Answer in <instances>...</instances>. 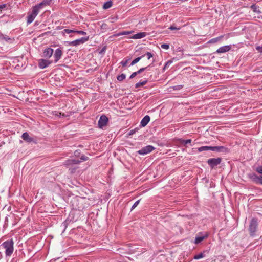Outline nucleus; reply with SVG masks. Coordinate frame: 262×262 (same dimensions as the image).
Instances as JSON below:
<instances>
[{"mask_svg":"<svg viewBox=\"0 0 262 262\" xmlns=\"http://www.w3.org/2000/svg\"><path fill=\"white\" fill-rule=\"evenodd\" d=\"M224 148L223 146H204L198 148V151L202 152L206 150H211L215 151H221L222 149Z\"/></svg>","mask_w":262,"mask_h":262,"instance_id":"nucleus-4","label":"nucleus"},{"mask_svg":"<svg viewBox=\"0 0 262 262\" xmlns=\"http://www.w3.org/2000/svg\"><path fill=\"white\" fill-rule=\"evenodd\" d=\"M51 0H43L41 3L36 5V6L40 10L45 6L49 5L50 4Z\"/></svg>","mask_w":262,"mask_h":262,"instance_id":"nucleus-16","label":"nucleus"},{"mask_svg":"<svg viewBox=\"0 0 262 262\" xmlns=\"http://www.w3.org/2000/svg\"><path fill=\"white\" fill-rule=\"evenodd\" d=\"M133 33V31H124L120 32L119 33L117 34L116 36H122V35H128V34H132Z\"/></svg>","mask_w":262,"mask_h":262,"instance_id":"nucleus-20","label":"nucleus"},{"mask_svg":"<svg viewBox=\"0 0 262 262\" xmlns=\"http://www.w3.org/2000/svg\"><path fill=\"white\" fill-rule=\"evenodd\" d=\"M208 236V234L205 233L203 234L202 233H200L197 236H196L195 239V243L199 244L204 239L206 238Z\"/></svg>","mask_w":262,"mask_h":262,"instance_id":"nucleus-15","label":"nucleus"},{"mask_svg":"<svg viewBox=\"0 0 262 262\" xmlns=\"http://www.w3.org/2000/svg\"><path fill=\"white\" fill-rule=\"evenodd\" d=\"M161 47L165 50H167L169 48V45L166 43H164L161 45Z\"/></svg>","mask_w":262,"mask_h":262,"instance_id":"nucleus-29","label":"nucleus"},{"mask_svg":"<svg viewBox=\"0 0 262 262\" xmlns=\"http://www.w3.org/2000/svg\"><path fill=\"white\" fill-rule=\"evenodd\" d=\"M143 57H144V55H142L140 57H138L136 58H135L134 60H133L130 64V66H133L134 64H135L136 63H137V62H138L140 59L143 58Z\"/></svg>","mask_w":262,"mask_h":262,"instance_id":"nucleus-24","label":"nucleus"},{"mask_svg":"<svg viewBox=\"0 0 262 262\" xmlns=\"http://www.w3.org/2000/svg\"><path fill=\"white\" fill-rule=\"evenodd\" d=\"M53 49H52V48H48L47 49H46L43 52V56L46 58H49L52 56V55L53 54Z\"/></svg>","mask_w":262,"mask_h":262,"instance_id":"nucleus-12","label":"nucleus"},{"mask_svg":"<svg viewBox=\"0 0 262 262\" xmlns=\"http://www.w3.org/2000/svg\"><path fill=\"white\" fill-rule=\"evenodd\" d=\"M144 56L145 55H146L148 59H150L153 56L152 54L150 52H147L146 53V54H144Z\"/></svg>","mask_w":262,"mask_h":262,"instance_id":"nucleus-33","label":"nucleus"},{"mask_svg":"<svg viewBox=\"0 0 262 262\" xmlns=\"http://www.w3.org/2000/svg\"><path fill=\"white\" fill-rule=\"evenodd\" d=\"M108 121V118L106 116H101L100 117V119L98 123L99 127L101 128H102L103 127L107 125Z\"/></svg>","mask_w":262,"mask_h":262,"instance_id":"nucleus-8","label":"nucleus"},{"mask_svg":"<svg viewBox=\"0 0 262 262\" xmlns=\"http://www.w3.org/2000/svg\"><path fill=\"white\" fill-rule=\"evenodd\" d=\"M231 49V46L229 45L224 46L219 48L216 52L217 53H224L229 51Z\"/></svg>","mask_w":262,"mask_h":262,"instance_id":"nucleus-13","label":"nucleus"},{"mask_svg":"<svg viewBox=\"0 0 262 262\" xmlns=\"http://www.w3.org/2000/svg\"><path fill=\"white\" fill-rule=\"evenodd\" d=\"M147 82V80H143L142 81H140L138 83H137L136 84H135V87L136 88H140L142 86H143L144 85H145Z\"/></svg>","mask_w":262,"mask_h":262,"instance_id":"nucleus-22","label":"nucleus"},{"mask_svg":"<svg viewBox=\"0 0 262 262\" xmlns=\"http://www.w3.org/2000/svg\"><path fill=\"white\" fill-rule=\"evenodd\" d=\"M182 88V85H176L173 87V89L174 90H179L181 89Z\"/></svg>","mask_w":262,"mask_h":262,"instance_id":"nucleus-34","label":"nucleus"},{"mask_svg":"<svg viewBox=\"0 0 262 262\" xmlns=\"http://www.w3.org/2000/svg\"><path fill=\"white\" fill-rule=\"evenodd\" d=\"M88 157L85 156H82L80 158L81 161H86L88 159Z\"/></svg>","mask_w":262,"mask_h":262,"instance_id":"nucleus-41","label":"nucleus"},{"mask_svg":"<svg viewBox=\"0 0 262 262\" xmlns=\"http://www.w3.org/2000/svg\"><path fill=\"white\" fill-rule=\"evenodd\" d=\"M256 171L262 174V166H258L256 169ZM249 178L256 184H262V176H258L255 173H251L249 174Z\"/></svg>","mask_w":262,"mask_h":262,"instance_id":"nucleus-3","label":"nucleus"},{"mask_svg":"<svg viewBox=\"0 0 262 262\" xmlns=\"http://www.w3.org/2000/svg\"><path fill=\"white\" fill-rule=\"evenodd\" d=\"M257 227V222L255 219H252L250 222L249 230L250 235L253 236L256 230Z\"/></svg>","mask_w":262,"mask_h":262,"instance_id":"nucleus-5","label":"nucleus"},{"mask_svg":"<svg viewBox=\"0 0 262 262\" xmlns=\"http://www.w3.org/2000/svg\"><path fill=\"white\" fill-rule=\"evenodd\" d=\"M223 36H221L216 37V38H212V39H210L208 41V42L209 43H211L216 42L219 40H221L223 38Z\"/></svg>","mask_w":262,"mask_h":262,"instance_id":"nucleus-23","label":"nucleus"},{"mask_svg":"<svg viewBox=\"0 0 262 262\" xmlns=\"http://www.w3.org/2000/svg\"><path fill=\"white\" fill-rule=\"evenodd\" d=\"M126 78V75L125 74H121V75H118L117 77V79L119 81H121L122 80H123L124 79H125Z\"/></svg>","mask_w":262,"mask_h":262,"instance_id":"nucleus-27","label":"nucleus"},{"mask_svg":"<svg viewBox=\"0 0 262 262\" xmlns=\"http://www.w3.org/2000/svg\"><path fill=\"white\" fill-rule=\"evenodd\" d=\"M21 137L25 141L28 142H31L33 141V139L29 136L27 132L23 133Z\"/></svg>","mask_w":262,"mask_h":262,"instance_id":"nucleus-18","label":"nucleus"},{"mask_svg":"<svg viewBox=\"0 0 262 262\" xmlns=\"http://www.w3.org/2000/svg\"><path fill=\"white\" fill-rule=\"evenodd\" d=\"M251 8L254 12H256L257 13H260V11L259 10L258 7L257 6H256L255 5H251Z\"/></svg>","mask_w":262,"mask_h":262,"instance_id":"nucleus-26","label":"nucleus"},{"mask_svg":"<svg viewBox=\"0 0 262 262\" xmlns=\"http://www.w3.org/2000/svg\"><path fill=\"white\" fill-rule=\"evenodd\" d=\"M191 142V139H188V140H183L182 143L184 144L185 145H186L188 143H190Z\"/></svg>","mask_w":262,"mask_h":262,"instance_id":"nucleus-36","label":"nucleus"},{"mask_svg":"<svg viewBox=\"0 0 262 262\" xmlns=\"http://www.w3.org/2000/svg\"><path fill=\"white\" fill-rule=\"evenodd\" d=\"M148 67H146L145 68H141L140 69H139L138 71H137V74H140L142 72H143V71H144L145 70H147L148 69Z\"/></svg>","mask_w":262,"mask_h":262,"instance_id":"nucleus-30","label":"nucleus"},{"mask_svg":"<svg viewBox=\"0 0 262 262\" xmlns=\"http://www.w3.org/2000/svg\"><path fill=\"white\" fill-rule=\"evenodd\" d=\"M1 38L8 42H12L13 41V39H12L9 36H6V35H2L1 36Z\"/></svg>","mask_w":262,"mask_h":262,"instance_id":"nucleus-21","label":"nucleus"},{"mask_svg":"<svg viewBox=\"0 0 262 262\" xmlns=\"http://www.w3.org/2000/svg\"><path fill=\"white\" fill-rule=\"evenodd\" d=\"M204 257V255L202 253H200L198 255H196L194 256V259L195 260L200 259L202 258H203Z\"/></svg>","mask_w":262,"mask_h":262,"instance_id":"nucleus-28","label":"nucleus"},{"mask_svg":"<svg viewBox=\"0 0 262 262\" xmlns=\"http://www.w3.org/2000/svg\"><path fill=\"white\" fill-rule=\"evenodd\" d=\"M155 148L151 145H147L142 147L140 150L138 151V153L140 155H145L152 151Z\"/></svg>","mask_w":262,"mask_h":262,"instance_id":"nucleus-6","label":"nucleus"},{"mask_svg":"<svg viewBox=\"0 0 262 262\" xmlns=\"http://www.w3.org/2000/svg\"><path fill=\"white\" fill-rule=\"evenodd\" d=\"M112 5V3L111 1L105 2L103 6V8L105 9L110 8Z\"/></svg>","mask_w":262,"mask_h":262,"instance_id":"nucleus-25","label":"nucleus"},{"mask_svg":"<svg viewBox=\"0 0 262 262\" xmlns=\"http://www.w3.org/2000/svg\"><path fill=\"white\" fill-rule=\"evenodd\" d=\"M75 33H77L78 34H79L82 35H85L86 34L85 32L83 31H76L75 30Z\"/></svg>","mask_w":262,"mask_h":262,"instance_id":"nucleus-37","label":"nucleus"},{"mask_svg":"<svg viewBox=\"0 0 262 262\" xmlns=\"http://www.w3.org/2000/svg\"><path fill=\"white\" fill-rule=\"evenodd\" d=\"M89 39V37H81L80 39H76L75 40H73L72 41H70L68 42V44L70 46H77L81 44H83L88 41Z\"/></svg>","mask_w":262,"mask_h":262,"instance_id":"nucleus-7","label":"nucleus"},{"mask_svg":"<svg viewBox=\"0 0 262 262\" xmlns=\"http://www.w3.org/2000/svg\"><path fill=\"white\" fill-rule=\"evenodd\" d=\"M51 63L49 60L41 59L39 60L38 66L40 69H45L48 67Z\"/></svg>","mask_w":262,"mask_h":262,"instance_id":"nucleus-10","label":"nucleus"},{"mask_svg":"<svg viewBox=\"0 0 262 262\" xmlns=\"http://www.w3.org/2000/svg\"><path fill=\"white\" fill-rule=\"evenodd\" d=\"M80 162H81V161H79V160L70 159L67 161V162L65 164L67 165H71V164H77Z\"/></svg>","mask_w":262,"mask_h":262,"instance_id":"nucleus-19","label":"nucleus"},{"mask_svg":"<svg viewBox=\"0 0 262 262\" xmlns=\"http://www.w3.org/2000/svg\"><path fill=\"white\" fill-rule=\"evenodd\" d=\"M147 35V33L142 32H139L138 33L132 37H130V38L134 39H141L144 37H145Z\"/></svg>","mask_w":262,"mask_h":262,"instance_id":"nucleus-14","label":"nucleus"},{"mask_svg":"<svg viewBox=\"0 0 262 262\" xmlns=\"http://www.w3.org/2000/svg\"><path fill=\"white\" fill-rule=\"evenodd\" d=\"M62 52L59 48L57 49L54 54L55 62H57L61 57Z\"/></svg>","mask_w":262,"mask_h":262,"instance_id":"nucleus-11","label":"nucleus"},{"mask_svg":"<svg viewBox=\"0 0 262 262\" xmlns=\"http://www.w3.org/2000/svg\"><path fill=\"white\" fill-rule=\"evenodd\" d=\"M256 49L259 52L262 53V46H257L256 47Z\"/></svg>","mask_w":262,"mask_h":262,"instance_id":"nucleus-40","label":"nucleus"},{"mask_svg":"<svg viewBox=\"0 0 262 262\" xmlns=\"http://www.w3.org/2000/svg\"><path fill=\"white\" fill-rule=\"evenodd\" d=\"M127 62H128V60H123L122 61H121L120 64H121V65L123 67H125L126 66Z\"/></svg>","mask_w":262,"mask_h":262,"instance_id":"nucleus-35","label":"nucleus"},{"mask_svg":"<svg viewBox=\"0 0 262 262\" xmlns=\"http://www.w3.org/2000/svg\"><path fill=\"white\" fill-rule=\"evenodd\" d=\"M40 10L36 5L33 6L32 11L28 13V16L27 17V23L28 24H30L33 21Z\"/></svg>","mask_w":262,"mask_h":262,"instance_id":"nucleus-2","label":"nucleus"},{"mask_svg":"<svg viewBox=\"0 0 262 262\" xmlns=\"http://www.w3.org/2000/svg\"><path fill=\"white\" fill-rule=\"evenodd\" d=\"M221 162V159L220 158H211V159H208L207 161L208 164L212 168H213L214 166L220 164Z\"/></svg>","mask_w":262,"mask_h":262,"instance_id":"nucleus-9","label":"nucleus"},{"mask_svg":"<svg viewBox=\"0 0 262 262\" xmlns=\"http://www.w3.org/2000/svg\"><path fill=\"white\" fill-rule=\"evenodd\" d=\"M138 75L137 74V72H135L134 73H133L130 76V79H132V78H134L135 76H136L137 75Z\"/></svg>","mask_w":262,"mask_h":262,"instance_id":"nucleus-39","label":"nucleus"},{"mask_svg":"<svg viewBox=\"0 0 262 262\" xmlns=\"http://www.w3.org/2000/svg\"><path fill=\"white\" fill-rule=\"evenodd\" d=\"M56 115H57L58 116H64V115L63 114H62L61 113H58L57 112V114H56Z\"/></svg>","mask_w":262,"mask_h":262,"instance_id":"nucleus-43","label":"nucleus"},{"mask_svg":"<svg viewBox=\"0 0 262 262\" xmlns=\"http://www.w3.org/2000/svg\"><path fill=\"white\" fill-rule=\"evenodd\" d=\"M169 29L171 30H180V28H177L176 27H174V26H171L169 27L168 28Z\"/></svg>","mask_w":262,"mask_h":262,"instance_id":"nucleus-38","label":"nucleus"},{"mask_svg":"<svg viewBox=\"0 0 262 262\" xmlns=\"http://www.w3.org/2000/svg\"><path fill=\"white\" fill-rule=\"evenodd\" d=\"M14 243L12 239L7 240L4 242L2 246L5 249V254L7 256H10L13 252Z\"/></svg>","mask_w":262,"mask_h":262,"instance_id":"nucleus-1","label":"nucleus"},{"mask_svg":"<svg viewBox=\"0 0 262 262\" xmlns=\"http://www.w3.org/2000/svg\"><path fill=\"white\" fill-rule=\"evenodd\" d=\"M150 121V117L146 115L141 120L140 124L142 127L145 126Z\"/></svg>","mask_w":262,"mask_h":262,"instance_id":"nucleus-17","label":"nucleus"},{"mask_svg":"<svg viewBox=\"0 0 262 262\" xmlns=\"http://www.w3.org/2000/svg\"><path fill=\"white\" fill-rule=\"evenodd\" d=\"M135 132H136L135 129H132V130H130L129 131V132L128 134H129V135H133L134 134H135Z\"/></svg>","mask_w":262,"mask_h":262,"instance_id":"nucleus-42","label":"nucleus"},{"mask_svg":"<svg viewBox=\"0 0 262 262\" xmlns=\"http://www.w3.org/2000/svg\"><path fill=\"white\" fill-rule=\"evenodd\" d=\"M64 31L66 33L70 34L71 33H75V30L70 29H64Z\"/></svg>","mask_w":262,"mask_h":262,"instance_id":"nucleus-32","label":"nucleus"},{"mask_svg":"<svg viewBox=\"0 0 262 262\" xmlns=\"http://www.w3.org/2000/svg\"><path fill=\"white\" fill-rule=\"evenodd\" d=\"M139 202H140V200L136 201L135 202V203L134 204V205L132 206V210H133L134 208H135L137 206V205L139 204Z\"/></svg>","mask_w":262,"mask_h":262,"instance_id":"nucleus-31","label":"nucleus"}]
</instances>
